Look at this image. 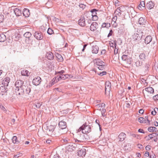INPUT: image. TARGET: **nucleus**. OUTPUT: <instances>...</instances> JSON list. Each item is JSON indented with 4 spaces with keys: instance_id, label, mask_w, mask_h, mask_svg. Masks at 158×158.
<instances>
[{
    "instance_id": "obj_58",
    "label": "nucleus",
    "mask_w": 158,
    "mask_h": 158,
    "mask_svg": "<svg viewBox=\"0 0 158 158\" xmlns=\"http://www.w3.org/2000/svg\"><path fill=\"white\" fill-rule=\"evenodd\" d=\"M119 2L117 0H116L115 1V5L116 6H119L118 3Z\"/></svg>"
},
{
    "instance_id": "obj_16",
    "label": "nucleus",
    "mask_w": 158,
    "mask_h": 158,
    "mask_svg": "<svg viewBox=\"0 0 158 158\" xmlns=\"http://www.w3.org/2000/svg\"><path fill=\"white\" fill-rule=\"evenodd\" d=\"M154 6V4L152 2L150 1L147 3L146 6L148 9H151Z\"/></svg>"
},
{
    "instance_id": "obj_7",
    "label": "nucleus",
    "mask_w": 158,
    "mask_h": 158,
    "mask_svg": "<svg viewBox=\"0 0 158 158\" xmlns=\"http://www.w3.org/2000/svg\"><path fill=\"white\" fill-rule=\"evenodd\" d=\"M41 82V78L40 77H37L34 78L32 81L33 84L35 85H39Z\"/></svg>"
},
{
    "instance_id": "obj_48",
    "label": "nucleus",
    "mask_w": 158,
    "mask_h": 158,
    "mask_svg": "<svg viewBox=\"0 0 158 158\" xmlns=\"http://www.w3.org/2000/svg\"><path fill=\"white\" fill-rule=\"evenodd\" d=\"M92 20L94 21H96L98 19V17L97 15L92 16Z\"/></svg>"
},
{
    "instance_id": "obj_34",
    "label": "nucleus",
    "mask_w": 158,
    "mask_h": 158,
    "mask_svg": "<svg viewBox=\"0 0 158 158\" xmlns=\"http://www.w3.org/2000/svg\"><path fill=\"white\" fill-rule=\"evenodd\" d=\"M135 64L136 66L137 67H139L141 66L142 64V61H139V60H137L135 62Z\"/></svg>"
},
{
    "instance_id": "obj_20",
    "label": "nucleus",
    "mask_w": 158,
    "mask_h": 158,
    "mask_svg": "<svg viewBox=\"0 0 158 158\" xmlns=\"http://www.w3.org/2000/svg\"><path fill=\"white\" fill-rule=\"evenodd\" d=\"M14 11L16 16H19L21 15V10L18 8H15Z\"/></svg>"
},
{
    "instance_id": "obj_14",
    "label": "nucleus",
    "mask_w": 158,
    "mask_h": 158,
    "mask_svg": "<svg viewBox=\"0 0 158 158\" xmlns=\"http://www.w3.org/2000/svg\"><path fill=\"white\" fill-rule=\"evenodd\" d=\"M98 23L96 22H94L92 23L90 27L91 31H95L98 28Z\"/></svg>"
},
{
    "instance_id": "obj_18",
    "label": "nucleus",
    "mask_w": 158,
    "mask_h": 158,
    "mask_svg": "<svg viewBox=\"0 0 158 158\" xmlns=\"http://www.w3.org/2000/svg\"><path fill=\"white\" fill-rule=\"evenodd\" d=\"M119 141H123L126 137V135L124 133H121L118 136Z\"/></svg>"
},
{
    "instance_id": "obj_25",
    "label": "nucleus",
    "mask_w": 158,
    "mask_h": 158,
    "mask_svg": "<svg viewBox=\"0 0 158 158\" xmlns=\"http://www.w3.org/2000/svg\"><path fill=\"white\" fill-rule=\"evenodd\" d=\"M6 39V35L3 34H0V42H3Z\"/></svg>"
},
{
    "instance_id": "obj_62",
    "label": "nucleus",
    "mask_w": 158,
    "mask_h": 158,
    "mask_svg": "<svg viewBox=\"0 0 158 158\" xmlns=\"http://www.w3.org/2000/svg\"><path fill=\"white\" fill-rule=\"evenodd\" d=\"M139 112L140 114H143L144 112V110L142 109H140L139 110Z\"/></svg>"
},
{
    "instance_id": "obj_27",
    "label": "nucleus",
    "mask_w": 158,
    "mask_h": 158,
    "mask_svg": "<svg viewBox=\"0 0 158 158\" xmlns=\"http://www.w3.org/2000/svg\"><path fill=\"white\" fill-rule=\"evenodd\" d=\"M156 128L155 127H149L148 129V131L150 132H153L154 131L156 132Z\"/></svg>"
},
{
    "instance_id": "obj_4",
    "label": "nucleus",
    "mask_w": 158,
    "mask_h": 158,
    "mask_svg": "<svg viewBox=\"0 0 158 158\" xmlns=\"http://www.w3.org/2000/svg\"><path fill=\"white\" fill-rule=\"evenodd\" d=\"M83 131L81 132L83 133L86 134L89 133L91 131V128L89 125H87L86 123L84 124L82 126Z\"/></svg>"
},
{
    "instance_id": "obj_11",
    "label": "nucleus",
    "mask_w": 158,
    "mask_h": 158,
    "mask_svg": "<svg viewBox=\"0 0 158 158\" xmlns=\"http://www.w3.org/2000/svg\"><path fill=\"white\" fill-rule=\"evenodd\" d=\"M86 153V149L84 148H82L79 150L78 152V156H85Z\"/></svg>"
},
{
    "instance_id": "obj_31",
    "label": "nucleus",
    "mask_w": 158,
    "mask_h": 158,
    "mask_svg": "<svg viewBox=\"0 0 158 158\" xmlns=\"http://www.w3.org/2000/svg\"><path fill=\"white\" fill-rule=\"evenodd\" d=\"M145 6V3L144 1H141L140 2V4L138 6V8L139 9H141L142 7L144 8Z\"/></svg>"
},
{
    "instance_id": "obj_3",
    "label": "nucleus",
    "mask_w": 158,
    "mask_h": 158,
    "mask_svg": "<svg viewBox=\"0 0 158 158\" xmlns=\"http://www.w3.org/2000/svg\"><path fill=\"white\" fill-rule=\"evenodd\" d=\"M24 84L23 81L21 80H17L15 83V86L16 89H15V91L17 94V91H18V89H21L22 85H23Z\"/></svg>"
},
{
    "instance_id": "obj_63",
    "label": "nucleus",
    "mask_w": 158,
    "mask_h": 158,
    "mask_svg": "<svg viewBox=\"0 0 158 158\" xmlns=\"http://www.w3.org/2000/svg\"><path fill=\"white\" fill-rule=\"evenodd\" d=\"M151 114L153 115H155L156 114V112L155 111L152 110L151 112Z\"/></svg>"
},
{
    "instance_id": "obj_51",
    "label": "nucleus",
    "mask_w": 158,
    "mask_h": 158,
    "mask_svg": "<svg viewBox=\"0 0 158 158\" xmlns=\"http://www.w3.org/2000/svg\"><path fill=\"white\" fill-rule=\"evenodd\" d=\"M81 131H83V128L82 127V126L80 128L77 130V133L80 132Z\"/></svg>"
},
{
    "instance_id": "obj_61",
    "label": "nucleus",
    "mask_w": 158,
    "mask_h": 158,
    "mask_svg": "<svg viewBox=\"0 0 158 158\" xmlns=\"http://www.w3.org/2000/svg\"><path fill=\"white\" fill-rule=\"evenodd\" d=\"M95 122L96 123H97L98 125H99V128H100V130H101V127H100V124H99V121L98 120V119H96V121H95Z\"/></svg>"
},
{
    "instance_id": "obj_54",
    "label": "nucleus",
    "mask_w": 158,
    "mask_h": 158,
    "mask_svg": "<svg viewBox=\"0 0 158 158\" xmlns=\"http://www.w3.org/2000/svg\"><path fill=\"white\" fill-rule=\"evenodd\" d=\"M56 80V82H57V80H56V78H55V79L54 78H53V79H52V84H51V85H54L55 83V80Z\"/></svg>"
},
{
    "instance_id": "obj_28",
    "label": "nucleus",
    "mask_w": 158,
    "mask_h": 158,
    "mask_svg": "<svg viewBox=\"0 0 158 158\" xmlns=\"http://www.w3.org/2000/svg\"><path fill=\"white\" fill-rule=\"evenodd\" d=\"M12 140L14 143L18 144L19 141L17 140V137L16 136H14L12 138Z\"/></svg>"
},
{
    "instance_id": "obj_15",
    "label": "nucleus",
    "mask_w": 158,
    "mask_h": 158,
    "mask_svg": "<svg viewBox=\"0 0 158 158\" xmlns=\"http://www.w3.org/2000/svg\"><path fill=\"white\" fill-rule=\"evenodd\" d=\"M23 16L25 17H28L30 15L29 10L27 8L24 9L23 11Z\"/></svg>"
},
{
    "instance_id": "obj_35",
    "label": "nucleus",
    "mask_w": 158,
    "mask_h": 158,
    "mask_svg": "<svg viewBox=\"0 0 158 158\" xmlns=\"http://www.w3.org/2000/svg\"><path fill=\"white\" fill-rule=\"evenodd\" d=\"M118 17L117 16L115 15L114 16L113 18L112 22V23L113 22H115L117 21H118Z\"/></svg>"
},
{
    "instance_id": "obj_10",
    "label": "nucleus",
    "mask_w": 158,
    "mask_h": 158,
    "mask_svg": "<svg viewBox=\"0 0 158 158\" xmlns=\"http://www.w3.org/2000/svg\"><path fill=\"white\" fill-rule=\"evenodd\" d=\"M141 36V35L137 33H135L132 35V38L135 41L139 42L140 40Z\"/></svg>"
},
{
    "instance_id": "obj_44",
    "label": "nucleus",
    "mask_w": 158,
    "mask_h": 158,
    "mask_svg": "<svg viewBox=\"0 0 158 158\" xmlns=\"http://www.w3.org/2000/svg\"><path fill=\"white\" fill-rule=\"evenodd\" d=\"M105 104L104 103H102L101 104H99L97 105L96 106V107H105Z\"/></svg>"
},
{
    "instance_id": "obj_64",
    "label": "nucleus",
    "mask_w": 158,
    "mask_h": 158,
    "mask_svg": "<svg viewBox=\"0 0 158 158\" xmlns=\"http://www.w3.org/2000/svg\"><path fill=\"white\" fill-rule=\"evenodd\" d=\"M51 142V140L49 139H48L46 140V142L48 144H50Z\"/></svg>"
},
{
    "instance_id": "obj_8",
    "label": "nucleus",
    "mask_w": 158,
    "mask_h": 158,
    "mask_svg": "<svg viewBox=\"0 0 158 158\" xmlns=\"http://www.w3.org/2000/svg\"><path fill=\"white\" fill-rule=\"evenodd\" d=\"M78 24L81 26L84 27L85 25V20L83 16H81L78 21Z\"/></svg>"
},
{
    "instance_id": "obj_24",
    "label": "nucleus",
    "mask_w": 158,
    "mask_h": 158,
    "mask_svg": "<svg viewBox=\"0 0 158 158\" xmlns=\"http://www.w3.org/2000/svg\"><path fill=\"white\" fill-rule=\"evenodd\" d=\"M145 91L150 93H153L154 92V89L151 87H148L145 89Z\"/></svg>"
},
{
    "instance_id": "obj_30",
    "label": "nucleus",
    "mask_w": 158,
    "mask_h": 158,
    "mask_svg": "<svg viewBox=\"0 0 158 158\" xmlns=\"http://www.w3.org/2000/svg\"><path fill=\"white\" fill-rule=\"evenodd\" d=\"M31 35V34L29 32H27L24 34V37L27 38H29Z\"/></svg>"
},
{
    "instance_id": "obj_41",
    "label": "nucleus",
    "mask_w": 158,
    "mask_h": 158,
    "mask_svg": "<svg viewBox=\"0 0 158 158\" xmlns=\"http://www.w3.org/2000/svg\"><path fill=\"white\" fill-rule=\"evenodd\" d=\"M129 57L127 55H123L122 57V59L124 61L126 60Z\"/></svg>"
},
{
    "instance_id": "obj_39",
    "label": "nucleus",
    "mask_w": 158,
    "mask_h": 158,
    "mask_svg": "<svg viewBox=\"0 0 158 158\" xmlns=\"http://www.w3.org/2000/svg\"><path fill=\"white\" fill-rule=\"evenodd\" d=\"M156 136V135L155 133L151 134L148 135V137L150 139H152L153 138Z\"/></svg>"
},
{
    "instance_id": "obj_42",
    "label": "nucleus",
    "mask_w": 158,
    "mask_h": 158,
    "mask_svg": "<svg viewBox=\"0 0 158 158\" xmlns=\"http://www.w3.org/2000/svg\"><path fill=\"white\" fill-rule=\"evenodd\" d=\"M106 74V72L104 71L100 72L99 73H98V74L100 76H102L103 75H105Z\"/></svg>"
},
{
    "instance_id": "obj_52",
    "label": "nucleus",
    "mask_w": 158,
    "mask_h": 158,
    "mask_svg": "<svg viewBox=\"0 0 158 158\" xmlns=\"http://www.w3.org/2000/svg\"><path fill=\"white\" fill-rule=\"evenodd\" d=\"M151 148V146L150 145H147L145 148L146 150L147 151H148Z\"/></svg>"
},
{
    "instance_id": "obj_22",
    "label": "nucleus",
    "mask_w": 158,
    "mask_h": 158,
    "mask_svg": "<svg viewBox=\"0 0 158 158\" xmlns=\"http://www.w3.org/2000/svg\"><path fill=\"white\" fill-rule=\"evenodd\" d=\"M21 74L22 75L28 76L30 75V73L26 69H23L21 71Z\"/></svg>"
},
{
    "instance_id": "obj_1",
    "label": "nucleus",
    "mask_w": 158,
    "mask_h": 158,
    "mask_svg": "<svg viewBox=\"0 0 158 158\" xmlns=\"http://www.w3.org/2000/svg\"><path fill=\"white\" fill-rule=\"evenodd\" d=\"M31 86L29 83H25L21 87V89H18L16 94L21 96L29 95L31 91Z\"/></svg>"
},
{
    "instance_id": "obj_60",
    "label": "nucleus",
    "mask_w": 158,
    "mask_h": 158,
    "mask_svg": "<svg viewBox=\"0 0 158 158\" xmlns=\"http://www.w3.org/2000/svg\"><path fill=\"white\" fill-rule=\"evenodd\" d=\"M53 158H60L57 154H56L55 155H54Z\"/></svg>"
},
{
    "instance_id": "obj_32",
    "label": "nucleus",
    "mask_w": 158,
    "mask_h": 158,
    "mask_svg": "<svg viewBox=\"0 0 158 158\" xmlns=\"http://www.w3.org/2000/svg\"><path fill=\"white\" fill-rule=\"evenodd\" d=\"M56 56L58 59L59 60V61H62L63 60V57L60 54H59L58 53L56 54Z\"/></svg>"
},
{
    "instance_id": "obj_45",
    "label": "nucleus",
    "mask_w": 158,
    "mask_h": 158,
    "mask_svg": "<svg viewBox=\"0 0 158 158\" xmlns=\"http://www.w3.org/2000/svg\"><path fill=\"white\" fill-rule=\"evenodd\" d=\"M114 46L115 48V49L114 50V54H117L118 52V49L116 48V43H115Z\"/></svg>"
},
{
    "instance_id": "obj_5",
    "label": "nucleus",
    "mask_w": 158,
    "mask_h": 158,
    "mask_svg": "<svg viewBox=\"0 0 158 158\" xmlns=\"http://www.w3.org/2000/svg\"><path fill=\"white\" fill-rule=\"evenodd\" d=\"M55 128V126L50 125L47 126L46 130L49 135H51L54 131Z\"/></svg>"
},
{
    "instance_id": "obj_13",
    "label": "nucleus",
    "mask_w": 158,
    "mask_h": 158,
    "mask_svg": "<svg viewBox=\"0 0 158 158\" xmlns=\"http://www.w3.org/2000/svg\"><path fill=\"white\" fill-rule=\"evenodd\" d=\"M59 126L61 129H65L67 127L66 123L64 121H61L59 123Z\"/></svg>"
},
{
    "instance_id": "obj_43",
    "label": "nucleus",
    "mask_w": 158,
    "mask_h": 158,
    "mask_svg": "<svg viewBox=\"0 0 158 158\" xmlns=\"http://www.w3.org/2000/svg\"><path fill=\"white\" fill-rule=\"evenodd\" d=\"M42 105V103L40 102H38L35 104V106L37 108H39Z\"/></svg>"
},
{
    "instance_id": "obj_46",
    "label": "nucleus",
    "mask_w": 158,
    "mask_h": 158,
    "mask_svg": "<svg viewBox=\"0 0 158 158\" xmlns=\"http://www.w3.org/2000/svg\"><path fill=\"white\" fill-rule=\"evenodd\" d=\"M98 68L100 70H103L104 69V64H103L102 65H100L98 66Z\"/></svg>"
},
{
    "instance_id": "obj_59",
    "label": "nucleus",
    "mask_w": 158,
    "mask_h": 158,
    "mask_svg": "<svg viewBox=\"0 0 158 158\" xmlns=\"http://www.w3.org/2000/svg\"><path fill=\"white\" fill-rule=\"evenodd\" d=\"M138 131L139 132L144 133V132L142 129H139L138 130Z\"/></svg>"
},
{
    "instance_id": "obj_47",
    "label": "nucleus",
    "mask_w": 158,
    "mask_h": 158,
    "mask_svg": "<svg viewBox=\"0 0 158 158\" xmlns=\"http://www.w3.org/2000/svg\"><path fill=\"white\" fill-rule=\"evenodd\" d=\"M4 20V16L3 15H0V23L2 22Z\"/></svg>"
},
{
    "instance_id": "obj_40",
    "label": "nucleus",
    "mask_w": 158,
    "mask_h": 158,
    "mask_svg": "<svg viewBox=\"0 0 158 158\" xmlns=\"http://www.w3.org/2000/svg\"><path fill=\"white\" fill-rule=\"evenodd\" d=\"M47 33L49 35H51L53 33V31L52 29L49 28L47 31Z\"/></svg>"
},
{
    "instance_id": "obj_33",
    "label": "nucleus",
    "mask_w": 158,
    "mask_h": 158,
    "mask_svg": "<svg viewBox=\"0 0 158 158\" xmlns=\"http://www.w3.org/2000/svg\"><path fill=\"white\" fill-rule=\"evenodd\" d=\"M139 58L143 60L145 59V54L142 53L139 55Z\"/></svg>"
},
{
    "instance_id": "obj_56",
    "label": "nucleus",
    "mask_w": 158,
    "mask_h": 158,
    "mask_svg": "<svg viewBox=\"0 0 158 158\" xmlns=\"http://www.w3.org/2000/svg\"><path fill=\"white\" fill-rule=\"evenodd\" d=\"M113 33V31L112 30H110V32L108 35V37H109V36H111Z\"/></svg>"
},
{
    "instance_id": "obj_19",
    "label": "nucleus",
    "mask_w": 158,
    "mask_h": 158,
    "mask_svg": "<svg viewBox=\"0 0 158 158\" xmlns=\"http://www.w3.org/2000/svg\"><path fill=\"white\" fill-rule=\"evenodd\" d=\"M92 52L93 53L97 54L98 53V47L96 45H94L92 46Z\"/></svg>"
},
{
    "instance_id": "obj_38",
    "label": "nucleus",
    "mask_w": 158,
    "mask_h": 158,
    "mask_svg": "<svg viewBox=\"0 0 158 158\" xmlns=\"http://www.w3.org/2000/svg\"><path fill=\"white\" fill-rule=\"evenodd\" d=\"M97 11L96 9H93L91 10V12L92 13V16L97 15V13L96 11Z\"/></svg>"
},
{
    "instance_id": "obj_37",
    "label": "nucleus",
    "mask_w": 158,
    "mask_h": 158,
    "mask_svg": "<svg viewBox=\"0 0 158 158\" xmlns=\"http://www.w3.org/2000/svg\"><path fill=\"white\" fill-rule=\"evenodd\" d=\"M124 61L127 64H130L131 63V59L129 57L127 59V60Z\"/></svg>"
},
{
    "instance_id": "obj_36",
    "label": "nucleus",
    "mask_w": 158,
    "mask_h": 158,
    "mask_svg": "<svg viewBox=\"0 0 158 158\" xmlns=\"http://www.w3.org/2000/svg\"><path fill=\"white\" fill-rule=\"evenodd\" d=\"M149 66L150 65L148 63H146L145 64L144 68L145 71H148Z\"/></svg>"
},
{
    "instance_id": "obj_57",
    "label": "nucleus",
    "mask_w": 158,
    "mask_h": 158,
    "mask_svg": "<svg viewBox=\"0 0 158 158\" xmlns=\"http://www.w3.org/2000/svg\"><path fill=\"white\" fill-rule=\"evenodd\" d=\"M144 155L145 156H147V157L149 156V152H148V151L146 152L144 154Z\"/></svg>"
},
{
    "instance_id": "obj_29",
    "label": "nucleus",
    "mask_w": 158,
    "mask_h": 158,
    "mask_svg": "<svg viewBox=\"0 0 158 158\" xmlns=\"http://www.w3.org/2000/svg\"><path fill=\"white\" fill-rule=\"evenodd\" d=\"M138 121L140 123H146L145 119L141 117L139 118Z\"/></svg>"
},
{
    "instance_id": "obj_6",
    "label": "nucleus",
    "mask_w": 158,
    "mask_h": 158,
    "mask_svg": "<svg viewBox=\"0 0 158 158\" xmlns=\"http://www.w3.org/2000/svg\"><path fill=\"white\" fill-rule=\"evenodd\" d=\"M34 36L36 39L39 40H41L43 38L42 33L39 31L35 32L34 34Z\"/></svg>"
},
{
    "instance_id": "obj_12",
    "label": "nucleus",
    "mask_w": 158,
    "mask_h": 158,
    "mask_svg": "<svg viewBox=\"0 0 158 158\" xmlns=\"http://www.w3.org/2000/svg\"><path fill=\"white\" fill-rule=\"evenodd\" d=\"M85 133H83L81 134L80 135H79V136L78 138L79 140L77 139V141L80 142H83L87 140V139L86 138L85 135H84Z\"/></svg>"
},
{
    "instance_id": "obj_2",
    "label": "nucleus",
    "mask_w": 158,
    "mask_h": 158,
    "mask_svg": "<svg viewBox=\"0 0 158 158\" xmlns=\"http://www.w3.org/2000/svg\"><path fill=\"white\" fill-rule=\"evenodd\" d=\"M123 9L124 7L121 6L117 8L115 11L114 13V15L118 17V19H119L120 17L122 12H123L124 11V10Z\"/></svg>"
},
{
    "instance_id": "obj_17",
    "label": "nucleus",
    "mask_w": 158,
    "mask_h": 158,
    "mask_svg": "<svg viewBox=\"0 0 158 158\" xmlns=\"http://www.w3.org/2000/svg\"><path fill=\"white\" fill-rule=\"evenodd\" d=\"M94 62H95V64L98 66L102 65L103 64H105L104 63L99 59H95Z\"/></svg>"
},
{
    "instance_id": "obj_53",
    "label": "nucleus",
    "mask_w": 158,
    "mask_h": 158,
    "mask_svg": "<svg viewBox=\"0 0 158 158\" xmlns=\"http://www.w3.org/2000/svg\"><path fill=\"white\" fill-rule=\"evenodd\" d=\"M64 73V70H62L60 71L57 72L56 73V74H60L61 75H62V74Z\"/></svg>"
},
{
    "instance_id": "obj_49",
    "label": "nucleus",
    "mask_w": 158,
    "mask_h": 158,
    "mask_svg": "<svg viewBox=\"0 0 158 158\" xmlns=\"http://www.w3.org/2000/svg\"><path fill=\"white\" fill-rule=\"evenodd\" d=\"M153 99L155 101H158V94L154 96L153 97Z\"/></svg>"
},
{
    "instance_id": "obj_21",
    "label": "nucleus",
    "mask_w": 158,
    "mask_h": 158,
    "mask_svg": "<svg viewBox=\"0 0 158 158\" xmlns=\"http://www.w3.org/2000/svg\"><path fill=\"white\" fill-rule=\"evenodd\" d=\"M152 39L151 36L148 35L147 36L145 39V43L148 44L149 43L152 41Z\"/></svg>"
},
{
    "instance_id": "obj_50",
    "label": "nucleus",
    "mask_w": 158,
    "mask_h": 158,
    "mask_svg": "<svg viewBox=\"0 0 158 158\" xmlns=\"http://www.w3.org/2000/svg\"><path fill=\"white\" fill-rule=\"evenodd\" d=\"M62 140H63V142L66 143L68 142V141H69L70 140L67 138H65L64 139H62Z\"/></svg>"
},
{
    "instance_id": "obj_55",
    "label": "nucleus",
    "mask_w": 158,
    "mask_h": 158,
    "mask_svg": "<svg viewBox=\"0 0 158 158\" xmlns=\"http://www.w3.org/2000/svg\"><path fill=\"white\" fill-rule=\"evenodd\" d=\"M134 138H138L139 136L138 135L135 134H132L131 135Z\"/></svg>"
},
{
    "instance_id": "obj_9",
    "label": "nucleus",
    "mask_w": 158,
    "mask_h": 158,
    "mask_svg": "<svg viewBox=\"0 0 158 158\" xmlns=\"http://www.w3.org/2000/svg\"><path fill=\"white\" fill-rule=\"evenodd\" d=\"M111 88V85L110 83L108 81L106 83V86L105 89V93L106 94L107 92H110Z\"/></svg>"
},
{
    "instance_id": "obj_23",
    "label": "nucleus",
    "mask_w": 158,
    "mask_h": 158,
    "mask_svg": "<svg viewBox=\"0 0 158 158\" xmlns=\"http://www.w3.org/2000/svg\"><path fill=\"white\" fill-rule=\"evenodd\" d=\"M46 56L47 58L49 60L53 59L54 57L53 54L51 52L47 53Z\"/></svg>"
},
{
    "instance_id": "obj_26",
    "label": "nucleus",
    "mask_w": 158,
    "mask_h": 158,
    "mask_svg": "<svg viewBox=\"0 0 158 158\" xmlns=\"http://www.w3.org/2000/svg\"><path fill=\"white\" fill-rule=\"evenodd\" d=\"M138 23L140 25H143L145 24L146 22V20L144 19L143 17H140L138 21Z\"/></svg>"
}]
</instances>
